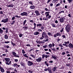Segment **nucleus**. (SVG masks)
Listing matches in <instances>:
<instances>
[{
    "instance_id": "obj_1",
    "label": "nucleus",
    "mask_w": 73,
    "mask_h": 73,
    "mask_svg": "<svg viewBox=\"0 0 73 73\" xmlns=\"http://www.w3.org/2000/svg\"><path fill=\"white\" fill-rule=\"evenodd\" d=\"M50 13V12H46L45 13V14L46 15V17L47 18H45V20H48V19H50V18H51V17H52V16H49V14Z\"/></svg>"
},
{
    "instance_id": "obj_2",
    "label": "nucleus",
    "mask_w": 73,
    "mask_h": 73,
    "mask_svg": "<svg viewBox=\"0 0 73 73\" xmlns=\"http://www.w3.org/2000/svg\"><path fill=\"white\" fill-rule=\"evenodd\" d=\"M42 37L43 38H44L45 39L48 38V36H47L46 33L45 32H44L42 33Z\"/></svg>"
},
{
    "instance_id": "obj_3",
    "label": "nucleus",
    "mask_w": 73,
    "mask_h": 73,
    "mask_svg": "<svg viewBox=\"0 0 73 73\" xmlns=\"http://www.w3.org/2000/svg\"><path fill=\"white\" fill-rule=\"evenodd\" d=\"M8 19L6 18L2 19L1 21V22L2 23H8Z\"/></svg>"
},
{
    "instance_id": "obj_4",
    "label": "nucleus",
    "mask_w": 73,
    "mask_h": 73,
    "mask_svg": "<svg viewBox=\"0 0 73 73\" xmlns=\"http://www.w3.org/2000/svg\"><path fill=\"white\" fill-rule=\"evenodd\" d=\"M65 20V19L64 17H61L59 19V21L61 23H63L64 21V20Z\"/></svg>"
},
{
    "instance_id": "obj_5",
    "label": "nucleus",
    "mask_w": 73,
    "mask_h": 73,
    "mask_svg": "<svg viewBox=\"0 0 73 73\" xmlns=\"http://www.w3.org/2000/svg\"><path fill=\"white\" fill-rule=\"evenodd\" d=\"M66 31L67 32H69V29H70V26L69 25H68L66 27Z\"/></svg>"
},
{
    "instance_id": "obj_6",
    "label": "nucleus",
    "mask_w": 73,
    "mask_h": 73,
    "mask_svg": "<svg viewBox=\"0 0 73 73\" xmlns=\"http://www.w3.org/2000/svg\"><path fill=\"white\" fill-rule=\"evenodd\" d=\"M27 65L29 66H32V65H33V63L32 62L29 61L27 62Z\"/></svg>"
},
{
    "instance_id": "obj_7",
    "label": "nucleus",
    "mask_w": 73,
    "mask_h": 73,
    "mask_svg": "<svg viewBox=\"0 0 73 73\" xmlns=\"http://www.w3.org/2000/svg\"><path fill=\"white\" fill-rule=\"evenodd\" d=\"M13 54V55H14V57H19V55H16V53L15 52H12Z\"/></svg>"
},
{
    "instance_id": "obj_8",
    "label": "nucleus",
    "mask_w": 73,
    "mask_h": 73,
    "mask_svg": "<svg viewBox=\"0 0 73 73\" xmlns=\"http://www.w3.org/2000/svg\"><path fill=\"white\" fill-rule=\"evenodd\" d=\"M21 16H27L28 14L26 12H23V13H21Z\"/></svg>"
},
{
    "instance_id": "obj_9",
    "label": "nucleus",
    "mask_w": 73,
    "mask_h": 73,
    "mask_svg": "<svg viewBox=\"0 0 73 73\" xmlns=\"http://www.w3.org/2000/svg\"><path fill=\"white\" fill-rule=\"evenodd\" d=\"M35 13L36 16H40V13L37 10H36L35 11Z\"/></svg>"
},
{
    "instance_id": "obj_10",
    "label": "nucleus",
    "mask_w": 73,
    "mask_h": 73,
    "mask_svg": "<svg viewBox=\"0 0 73 73\" xmlns=\"http://www.w3.org/2000/svg\"><path fill=\"white\" fill-rule=\"evenodd\" d=\"M36 60L37 62H40L42 60V58L41 57H39L38 58L36 59Z\"/></svg>"
},
{
    "instance_id": "obj_11",
    "label": "nucleus",
    "mask_w": 73,
    "mask_h": 73,
    "mask_svg": "<svg viewBox=\"0 0 73 73\" xmlns=\"http://www.w3.org/2000/svg\"><path fill=\"white\" fill-rule=\"evenodd\" d=\"M13 66L14 67H16V68H18L19 67H20V65H18L17 63H15L14 64Z\"/></svg>"
},
{
    "instance_id": "obj_12",
    "label": "nucleus",
    "mask_w": 73,
    "mask_h": 73,
    "mask_svg": "<svg viewBox=\"0 0 73 73\" xmlns=\"http://www.w3.org/2000/svg\"><path fill=\"white\" fill-rule=\"evenodd\" d=\"M5 60L6 61V62H9L10 61V58H5Z\"/></svg>"
},
{
    "instance_id": "obj_13",
    "label": "nucleus",
    "mask_w": 73,
    "mask_h": 73,
    "mask_svg": "<svg viewBox=\"0 0 73 73\" xmlns=\"http://www.w3.org/2000/svg\"><path fill=\"white\" fill-rule=\"evenodd\" d=\"M20 64L21 66H23V68H25V64L23 63V62H20Z\"/></svg>"
},
{
    "instance_id": "obj_14",
    "label": "nucleus",
    "mask_w": 73,
    "mask_h": 73,
    "mask_svg": "<svg viewBox=\"0 0 73 73\" xmlns=\"http://www.w3.org/2000/svg\"><path fill=\"white\" fill-rule=\"evenodd\" d=\"M0 69L1 72H2L3 73L4 72V69L1 66H0Z\"/></svg>"
},
{
    "instance_id": "obj_15",
    "label": "nucleus",
    "mask_w": 73,
    "mask_h": 73,
    "mask_svg": "<svg viewBox=\"0 0 73 73\" xmlns=\"http://www.w3.org/2000/svg\"><path fill=\"white\" fill-rule=\"evenodd\" d=\"M68 46L69 48H73V45L72 44L70 43L68 44Z\"/></svg>"
},
{
    "instance_id": "obj_16",
    "label": "nucleus",
    "mask_w": 73,
    "mask_h": 73,
    "mask_svg": "<svg viewBox=\"0 0 73 73\" xmlns=\"http://www.w3.org/2000/svg\"><path fill=\"white\" fill-rule=\"evenodd\" d=\"M39 33H40L39 32L37 31H36L35 32V33L34 34V35H38Z\"/></svg>"
},
{
    "instance_id": "obj_17",
    "label": "nucleus",
    "mask_w": 73,
    "mask_h": 73,
    "mask_svg": "<svg viewBox=\"0 0 73 73\" xmlns=\"http://www.w3.org/2000/svg\"><path fill=\"white\" fill-rule=\"evenodd\" d=\"M36 26H37V27H41V26H42V24L40 23L36 25Z\"/></svg>"
},
{
    "instance_id": "obj_18",
    "label": "nucleus",
    "mask_w": 73,
    "mask_h": 73,
    "mask_svg": "<svg viewBox=\"0 0 73 73\" xmlns=\"http://www.w3.org/2000/svg\"><path fill=\"white\" fill-rule=\"evenodd\" d=\"M4 38L5 39H8V36L6 34L4 36Z\"/></svg>"
},
{
    "instance_id": "obj_19",
    "label": "nucleus",
    "mask_w": 73,
    "mask_h": 73,
    "mask_svg": "<svg viewBox=\"0 0 73 73\" xmlns=\"http://www.w3.org/2000/svg\"><path fill=\"white\" fill-rule=\"evenodd\" d=\"M35 8V7L34 6H31L30 7V8L31 9H34Z\"/></svg>"
},
{
    "instance_id": "obj_20",
    "label": "nucleus",
    "mask_w": 73,
    "mask_h": 73,
    "mask_svg": "<svg viewBox=\"0 0 73 73\" xmlns=\"http://www.w3.org/2000/svg\"><path fill=\"white\" fill-rule=\"evenodd\" d=\"M51 25H52V27L54 28H55L56 27V25L54 24V23H52L51 24Z\"/></svg>"
},
{
    "instance_id": "obj_21",
    "label": "nucleus",
    "mask_w": 73,
    "mask_h": 73,
    "mask_svg": "<svg viewBox=\"0 0 73 73\" xmlns=\"http://www.w3.org/2000/svg\"><path fill=\"white\" fill-rule=\"evenodd\" d=\"M33 71L32 70H28V72L30 73H32L33 72Z\"/></svg>"
},
{
    "instance_id": "obj_22",
    "label": "nucleus",
    "mask_w": 73,
    "mask_h": 73,
    "mask_svg": "<svg viewBox=\"0 0 73 73\" xmlns=\"http://www.w3.org/2000/svg\"><path fill=\"white\" fill-rule=\"evenodd\" d=\"M56 69H57V67H54L53 69V70L54 72H55L56 70Z\"/></svg>"
},
{
    "instance_id": "obj_23",
    "label": "nucleus",
    "mask_w": 73,
    "mask_h": 73,
    "mask_svg": "<svg viewBox=\"0 0 73 73\" xmlns=\"http://www.w3.org/2000/svg\"><path fill=\"white\" fill-rule=\"evenodd\" d=\"M47 34L48 36H52V34L48 32L47 33Z\"/></svg>"
},
{
    "instance_id": "obj_24",
    "label": "nucleus",
    "mask_w": 73,
    "mask_h": 73,
    "mask_svg": "<svg viewBox=\"0 0 73 73\" xmlns=\"http://www.w3.org/2000/svg\"><path fill=\"white\" fill-rule=\"evenodd\" d=\"M23 28L24 29V30H27L28 29V27H23Z\"/></svg>"
},
{
    "instance_id": "obj_25",
    "label": "nucleus",
    "mask_w": 73,
    "mask_h": 73,
    "mask_svg": "<svg viewBox=\"0 0 73 73\" xmlns=\"http://www.w3.org/2000/svg\"><path fill=\"white\" fill-rule=\"evenodd\" d=\"M8 7H13V5L11 4L9 5H7Z\"/></svg>"
},
{
    "instance_id": "obj_26",
    "label": "nucleus",
    "mask_w": 73,
    "mask_h": 73,
    "mask_svg": "<svg viewBox=\"0 0 73 73\" xmlns=\"http://www.w3.org/2000/svg\"><path fill=\"white\" fill-rule=\"evenodd\" d=\"M56 36H61V34H60L58 33H56Z\"/></svg>"
},
{
    "instance_id": "obj_27",
    "label": "nucleus",
    "mask_w": 73,
    "mask_h": 73,
    "mask_svg": "<svg viewBox=\"0 0 73 73\" xmlns=\"http://www.w3.org/2000/svg\"><path fill=\"white\" fill-rule=\"evenodd\" d=\"M52 58H53L54 59H57V58L55 56H52Z\"/></svg>"
},
{
    "instance_id": "obj_28",
    "label": "nucleus",
    "mask_w": 73,
    "mask_h": 73,
    "mask_svg": "<svg viewBox=\"0 0 73 73\" xmlns=\"http://www.w3.org/2000/svg\"><path fill=\"white\" fill-rule=\"evenodd\" d=\"M62 13H64V11H60V12H59V14H61Z\"/></svg>"
},
{
    "instance_id": "obj_29",
    "label": "nucleus",
    "mask_w": 73,
    "mask_h": 73,
    "mask_svg": "<svg viewBox=\"0 0 73 73\" xmlns=\"http://www.w3.org/2000/svg\"><path fill=\"white\" fill-rule=\"evenodd\" d=\"M30 56H31L32 57L34 58H36V56L33 55L31 54Z\"/></svg>"
},
{
    "instance_id": "obj_30",
    "label": "nucleus",
    "mask_w": 73,
    "mask_h": 73,
    "mask_svg": "<svg viewBox=\"0 0 73 73\" xmlns=\"http://www.w3.org/2000/svg\"><path fill=\"white\" fill-rule=\"evenodd\" d=\"M48 47L50 48L52 47V44H50L49 45H48Z\"/></svg>"
},
{
    "instance_id": "obj_31",
    "label": "nucleus",
    "mask_w": 73,
    "mask_h": 73,
    "mask_svg": "<svg viewBox=\"0 0 73 73\" xmlns=\"http://www.w3.org/2000/svg\"><path fill=\"white\" fill-rule=\"evenodd\" d=\"M48 70V72H50L51 71V68L48 67L47 68V70Z\"/></svg>"
},
{
    "instance_id": "obj_32",
    "label": "nucleus",
    "mask_w": 73,
    "mask_h": 73,
    "mask_svg": "<svg viewBox=\"0 0 73 73\" xmlns=\"http://www.w3.org/2000/svg\"><path fill=\"white\" fill-rule=\"evenodd\" d=\"M3 32V30L0 28V33H2Z\"/></svg>"
},
{
    "instance_id": "obj_33",
    "label": "nucleus",
    "mask_w": 73,
    "mask_h": 73,
    "mask_svg": "<svg viewBox=\"0 0 73 73\" xmlns=\"http://www.w3.org/2000/svg\"><path fill=\"white\" fill-rule=\"evenodd\" d=\"M26 23H27V20H25L23 22V25H25V24Z\"/></svg>"
},
{
    "instance_id": "obj_34",
    "label": "nucleus",
    "mask_w": 73,
    "mask_h": 73,
    "mask_svg": "<svg viewBox=\"0 0 73 73\" xmlns=\"http://www.w3.org/2000/svg\"><path fill=\"white\" fill-rule=\"evenodd\" d=\"M22 53H23V54H25V51L23 49L22 50Z\"/></svg>"
},
{
    "instance_id": "obj_35",
    "label": "nucleus",
    "mask_w": 73,
    "mask_h": 73,
    "mask_svg": "<svg viewBox=\"0 0 73 73\" xmlns=\"http://www.w3.org/2000/svg\"><path fill=\"white\" fill-rule=\"evenodd\" d=\"M57 0H53L52 1V3H55L56 1H57Z\"/></svg>"
},
{
    "instance_id": "obj_36",
    "label": "nucleus",
    "mask_w": 73,
    "mask_h": 73,
    "mask_svg": "<svg viewBox=\"0 0 73 73\" xmlns=\"http://www.w3.org/2000/svg\"><path fill=\"white\" fill-rule=\"evenodd\" d=\"M46 55L45 54H43L42 55V58L44 59V58H45V57Z\"/></svg>"
},
{
    "instance_id": "obj_37",
    "label": "nucleus",
    "mask_w": 73,
    "mask_h": 73,
    "mask_svg": "<svg viewBox=\"0 0 73 73\" xmlns=\"http://www.w3.org/2000/svg\"><path fill=\"white\" fill-rule=\"evenodd\" d=\"M15 21H13L12 23H11V25H13L15 24Z\"/></svg>"
},
{
    "instance_id": "obj_38",
    "label": "nucleus",
    "mask_w": 73,
    "mask_h": 73,
    "mask_svg": "<svg viewBox=\"0 0 73 73\" xmlns=\"http://www.w3.org/2000/svg\"><path fill=\"white\" fill-rule=\"evenodd\" d=\"M15 17H17L18 18H20L21 17V16H18V15H15Z\"/></svg>"
},
{
    "instance_id": "obj_39",
    "label": "nucleus",
    "mask_w": 73,
    "mask_h": 73,
    "mask_svg": "<svg viewBox=\"0 0 73 73\" xmlns=\"http://www.w3.org/2000/svg\"><path fill=\"white\" fill-rule=\"evenodd\" d=\"M60 5L61 4H60V3H58V4H56V7H57L58 6H59V5Z\"/></svg>"
},
{
    "instance_id": "obj_40",
    "label": "nucleus",
    "mask_w": 73,
    "mask_h": 73,
    "mask_svg": "<svg viewBox=\"0 0 73 73\" xmlns=\"http://www.w3.org/2000/svg\"><path fill=\"white\" fill-rule=\"evenodd\" d=\"M23 55L25 57H28V56H27V54H23Z\"/></svg>"
},
{
    "instance_id": "obj_41",
    "label": "nucleus",
    "mask_w": 73,
    "mask_h": 73,
    "mask_svg": "<svg viewBox=\"0 0 73 73\" xmlns=\"http://www.w3.org/2000/svg\"><path fill=\"white\" fill-rule=\"evenodd\" d=\"M68 2L69 3H72V0H67Z\"/></svg>"
},
{
    "instance_id": "obj_42",
    "label": "nucleus",
    "mask_w": 73,
    "mask_h": 73,
    "mask_svg": "<svg viewBox=\"0 0 73 73\" xmlns=\"http://www.w3.org/2000/svg\"><path fill=\"white\" fill-rule=\"evenodd\" d=\"M47 46L46 45H45L43 46V47L44 48H46L47 47Z\"/></svg>"
},
{
    "instance_id": "obj_43",
    "label": "nucleus",
    "mask_w": 73,
    "mask_h": 73,
    "mask_svg": "<svg viewBox=\"0 0 73 73\" xmlns=\"http://www.w3.org/2000/svg\"><path fill=\"white\" fill-rule=\"evenodd\" d=\"M51 49L52 50H53V51H56V49H55L54 48H51Z\"/></svg>"
},
{
    "instance_id": "obj_44",
    "label": "nucleus",
    "mask_w": 73,
    "mask_h": 73,
    "mask_svg": "<svg viewBox=\"0 0 73 73\" xmlns=\"http://www.w3.org/2000/svg\"><path fill=\"white\" fill-rule=\"evenodd\" d=\"M9 42H10L9 41H5L4 42L5 44H8V43H9Z\"/></svg>"
},
{
    "instance_id": "obj_45",
    "label": "nucleus",
    "mask_w": 73,
    "mask_h": 73,
    "mask_svg": "<svg viewBox=\"0 0 73 73\" xmlns=\"http://www.w3.org/2000/svg\"><path fill=\"white\" fill-rule=\"evenodd\" d=\"M49 57V55H46L45 56L46 58H47V57Z\"/></svg>"
},
{
    "instance_id": "obj_46",
    "label": "nucleus",
    "mask_w": 73,
    "mask_h": 73,
    "mask_svg": "<svg viewBox=\"0 0 73 73\" xmlns=\"http://www.w3.org/2000/svg\"><path fill=\"white\" fill-rule=\"evenodd\" d=\"M20 37H23V35L22 34H21L19 35Z\"/></svg>"
},
{
    "instance_id": "obj_47",
    "label": "nucleus",
    "mask_w": 73,
    "mask_h": 73,
    "mask_svg": "<svg viewBox=\"0 0 73 73\" xmlns=\"http://www.w3.org/2000/svg\"><path fill=\"white\" fill-rule=\"evenodd\" d=\"M30 23H34V22L32 20H30Z\"/></svg>"
},
{
    "instance_id": "obj_48",
    "label": "nucleus",
    "mask_w": 73,
    "mask_h": 73,
    "mask_svg": "<svg viewBox=\"0 0 73 73\" xmlns=\"http://www.w3.org/2000/svg\"><path fill=\"white\" fill-rule=\"evenodd\" d=\"M6 65H10L9 63H8L7 62H6Z\"/></svg>"
},
{
    "instance_id": "obj_49",
    "label": "nucleus",
    "mask_w": 73,
    "mask_h": 73,
    "mask_svg": "<svg viewBox=\"0 0 73 73\" xmlns=\"http://www.w3.org/2000/svg\"><path fill=\"white\" fill-rule=\"evenodd\" d=\"M15 19V17H13L12 18V20H14Z\"/></svg>"
},
{
    "instance_id": "obj_50",
    "label": "nucleus",
    "mask_w": 73,
    "mask_h": 73,
    "mask_svg": "<svg viewBox=\"0 0 73 73\" xmlns=\"http://www.w3.org/2000/svg\"><path fill=\"white\" fill-rule=\"evenodd\" d=\"M55 23H56V24H57V23H58V21H57V20H56L55 21Z\"/></svg>"
},
{
    "instance_id": "obj_51",
    "label": "nucleus",
    "mask_w": 73,
    "mask_h": 73,
    "mask_svg": "<svg viewBox=\"0 0 73 73\" xmlns=\"http://www.w3.org/2000/svg\"><path fill=\"white\" fill-rule=\"evenodd\" d=\"M14 61H15V62H17V61H18V59H15L14 60Z\"/></svg>"
},
{
    "instance_id": "obj_52",
    "label": "nucleus",
    "mask_w": 73,
    "mask_h": 73,
    "mask_svg": "<svg viewBox=\"0 0 73 73\" xmlns=\"http://www.w3.org/2000/svg\"><path fill=\"white\" fill-rule=\"evenodd\" d=\"M0 14H1V15H3V12L2 11H0Z\"/></svg>"
},
{
    "instance_id": "obj_53",
    "label": "nucleus",
    "mask_w": 73,
    "mask_h": 73,
    "mask_svg": "<svg viewBox=\"0 0 73 73\" xmlns=\"http://www.w3.org/2000/svg\"><path fill=\"white\" fill-rule=\"evenodd\" d=\"M40 28L41 29H42V30H44V28L43 26H42Z\"/></svg>"
},
{
    "instance_id": "obj_54",
    "label": "nucleus",
    "mask_w": 73,
    "mask_h": 73,
    "mask_svg": "<svg viewBox=\"0 0 73 73\" xmlns=\"http://www.w3.org/2000/svg\"><path fill=\"white\" fill-rule=\"evenodd\" d=\"M59 46H60L61 47H63V46L61 44H59Z\"/></svg>"
},
{
    "instance_id": "obj_55",
    "label": "nucleus",
    "mask_w": 73,
    "mask_h": 73,
    "mask_svg": "<svg viewBox=\"0 0 73 73\" xmlns=\"http://www.w3.org/2000/svg\"><path fill=\"white\" fill-rule=\"evenodd\" d=\"M5 46V48H6V47H7V48H9V46L8 45Z\"/></svg>"
},
{
    "instance_id": "obj_56",
    "label": "nucleus",
    "mask_w": 73,
    "mask_h": 73,
    "mask_svg": "<svg viewBox=\"0 0 73 73\" xmlns=\"http://www.w3.org/2000/svg\"><path fill=\"white\" fill-rule=\"evenodd\" d=\"M63 31H64V29L63 28L62 29V30H60V32H63Z\"/></svg>"
},
{
    "instance_id": "obj_57",
    "label": "nucleus",
    "mask_w": 73,
    "mask_h": 73,
    "mask_svg": "<svg viewBox=\"0 0 73 73\" xmlns=\"http://www.w3.org/2000/svg\"><path fill=\"white\" fill-rule=\"evenodd\" d=\"M50 5L51 7H52L53 5V4L52 3H51L50 4Z\"/></svg>"
},
{
    "instance_id": "obj_58",
    "label": "nucleus",
    "mask_w": 73,
    "mask_h": 73,
    "mask_svg": "<svg viewBox=\"0 0 73 73\" xmlns=\"http://www.w3.org/2000/svg\"><path fill=\"white\" fill-rule=\"evenodd\" d=\"M68 16H69V17H71V15H70V14H69L68 15Z\"/></svg>"
},
{
    "instance_id": "obj_59",
    "label": "nucleus",
    "mask_w": 73,
    "mask_h": 73,
    "mask_svg": "<svg viewBox=\"0 0 73 73\" xmlns=\"http://www.w3.org/2000/svg\"><path fill=\"white\" fill-rule=\"evenodd\" d=\"M66 66H70V64H66Z\"/></svg>"
},
{
    "instance_id": "obj_60",
    "label": "nucleus",
    "mask_w": 73,
    "mask_h": 73,
    "mask_svg": "<svg viewBox=\"0 0 73 73\" xmlns=\"http://www.w3.org/2000/svg\"><path fill=\"white\" fill-rule=\"evenodd\" d=\"M42 30L41 29H38V31H40V32H42Z\"/></svg>"
},
{
    "instance_id": "obj_61",
    "label": "nucleus",
    "mask_w": 73,
    "mask_h": 73,
    "mask_svg": "<svg viewBox=\"0 0 73 73\" xmlns=\"http://www.w3.org/2000/svg\"><path fill=\"white\" fill-rule=\"evenodd\" d=\"M49 63H52L53 62V61L50 60L49 62Z\"/></svg>"
},
{
    "instance_id": "obj_62",
    "label": "nucleus",
    "mask_w": 73,
    "mask_h": 73,
    "mask_svg": "<svg viewBox=\"0 0 73 73\" xmlns=\"http://www.w3.org/2000/svg\"><path fill=\"white\" fill-rule=\"evenodd\" d=\"M34 27H36V23H34Z\"/></svg>"
},
{
    "instance_id": "obj_63",
    "label": "nucleus",
    "mask_w": 73,
    "mask_h": 73,
    "mask_svg": "<svg viewBox=\"0 0 73 73\" xmlns=\"http://www.w3.org/2000/svg\"><path fill=\"white\" fill-rule=\"evenodd\" d=\"M44 71H47L48 70V68H45L44 69Z\"/></svg>"
},
{
    "instance_id": "obj_64",
    "label": "nucleus",
    "mask_w": 73,
    "mask_h": 73,
    "mask_svg": "<svg viewBox=\"0 0 73 73\" xmlns=\"http://www.w3.org/2000/svg\"><path fill=\"white\" fill-rule=\"evenodd\" d=\"M62 37H63V38H65V35H63Z\"/></svg>"
}]
</instances>
